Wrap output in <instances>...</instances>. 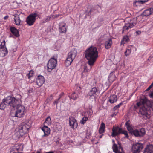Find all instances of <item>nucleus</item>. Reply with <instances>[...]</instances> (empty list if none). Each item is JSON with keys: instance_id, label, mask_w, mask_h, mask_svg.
Segmentation results:
<instances>
[{"instance_id": "1", "label": "nucleus", "mask_w": 153, "mask_h": 153, "mask_svg": "<svg viewBox=\"0 0 153 153\" xmlns=\"http://www.w3.org/2000/svg\"><path fill=\"white\" fill-rule=\"evenodd\" d=\"M85 56L88 60L89 65L91 66L93 65L98 57V52L97 48L94 47H90L85 51Z\"/></svg>"}, {"instance_id": "2", "label": "nucleus", "mask_w": 153, "mask_h": 153, "mask_svg": "<svg viewBox=\"0 0 153 153\" xmlns=\"http://www.w3.org/2000/svg\"><path fill=\"white\" fill-rule=\"evenodd\" d=\"M30 127V126L29 123H22L18 128V132L20 134L21 136H23L28 132V130Z\"/></svg>"}, {"instance_id": "3", "label": "nucleus", "mask_w": 153, "mask_h": 153, "mask_svg": "<svg viewBox=\"0 0 153 153\" xmlns=\"http://www.w3.org/2000/svg\"><path fill=\"white\" fill-rule=\"evenodd\" d=\"M77 55V52L75 50H74L68 54V57L65 62V65L66 66L70 65Z\"/></svg>"}, {"instance_id": "4", "label": "nucleus", "mask_w": 153, "mask_h": 153, "mask_svg": "<svg viewBox=\"0 0 153 153\" xmlns=\"http://www.w3.org/2000/svg\"><path fill=\"white\" fill-rule=\"evenodd\" d=\"M7 101L8 102V105L12 107L13 108L16 107L19 104V100L16 99L14 97H12L9 96L7 97Z\"/></svg>"}, {"instance_id": "5", "label": "nucleus", "mask_w": 153, "mask_h": 153, "mask_svg": "<svg viewBox=\"0 0 153 153\" xmlns=\"http://www.w3.org/2000/svg\"><path fill=\"white\" fill-rule=\"evenodd\" d=\"M15 116L16 117H23L25 113V107L21 105H18L17 106Z\"/></svg>"}, {"instance_id": "6", "label": "nucleus", "mask_w": 153, "mask_h": 153, "mask_svg": "<svg viewBox=\"0 0 153 153\" xmlns=\"http://www.w3.org/2000/svg\"><path fill=\"white\" fill-rule=\"evenodd\" d=\"M38 16V14L36 12L30 15L26 20L27 24L29 26L33 25L36 20V18Z\"/></svg>"}, {"instance_id": "7", "label": "nucleus", "mask_w": 153, "mask_h": 153, "mask_svg": "<svg viewBox=\"0 0 153 153\" xmlns=\"http://www.w3.org/2000/svg\"><path fill=\"white\" fill-rule=\"evenodd\" d=\"M57 63V59L54 58H51L48 61L47 65L48 71H50L51 70L54 68Z\"/></svg>"}, {"instance_id": "8", "label": "nucleus", "mask_w": 153, "mask_h": 153, "mask_svg": "<svg viewBox=\"0 0 153 153\" xmlns=\"http://www.w3.org/2000/svg\"><path fill=\"white\" fill-rule=\"evenodd\" d=\"M5 42H3L1 44L0 48V56L4 57L7 53V48L5 45Z\"/></svg>"}, {"instance_id": "9", "label": "nucleus", "mask_w": 153, "mask_h": 153, "mask_svg": "<svg viewBox=\"0 0 153 153\" xmlns=\"http://www.w3.org/2000/svg\"><path fill=\"white\" fill-rule=\"evenodd\" d=\"M143 147L142 144L137 143L132 146V150L134 151L133 153H139Z\"/></svg>"}, {"instance_id": "10", "label": "nucleus", "mask_w": 153, "mask_h": 153, "mask_svg": "<svg viewBox=\"0 0 153 153\" xmlns=\"http://www.w3.org/2000/svg\"><path fill=\"white\" fill-rule=\"evenodd\" d=\"M119 147L117 145L114 143L112 146V148L113 151L115 153H122L120 151V149H121L122 151H123V148L121 146V144L120 143H118Z\"/></svg>"}, {"instance_id": "11", "label": "nucleus", "mask_w": 153, "mask_h": 153, "mask_svg": "<svg viewBox=\"0 0 153 153\" xmlns=\"http://www.w3.org/2000/svg\"><path fill=\"white\" fill-rule=\"evenodd\" d=\"M69 123L71 127L73 128H76L77 127V123L76 120L73 117L69 118Z\"/></svg>"}, {"instance_id": "12", "label": "nucleus", "mask_w": 153, "mask_h": 153, "mask_svg": "<svg viewBox=\"0 0 153 153\" xmlns=\"http://www.w3.org/2000/svg\"><path fill=\"white\" fill-rule=\"evenodd\" d=\"M147 108L148 106H145L144 105L142 106L140 109L139 114H141L147 117V115L148 114L147 112Z\"/></svg>"}, {"instance_id": "13", "label": "nucleus", "mask_w": 153, "mask_h": 153, "mask_svg": "<svg viewBox=\"0 0 153 153\" xmlns=\"http://www.w3.org/2000/svg\"><path fill=\"white\" fill-rule=\"evenodd\" d=\"M44 79L43 76H38L36 79V83L39 86H41L44 83Z\"/></svg>"}, {"instance_id": "14", "label": "nucleus", "mask_w": 153, "mask_h": 153, "mask_svg": "<svg viewBox=\"0 0 153 153\" xmlns=\"http://www.w3.org/2000/svg\"><path fill=\"white\" fill-rule=\"evenodd\" d=\"M134 26L133 23L126 24L123 27L122 33H123L125 31H128L129 29L132 28Z\"/></svg>"}, {"instance_id": "15", "label": "nucleus", "mask_w": 153, "mask_h": 153, "mask_svg": "<svg viewBox=\"0 0 153 153\" xmlns=\"http://www.w3.org/2000/svg\"><path fill=\"white\" fill-rule=\"evenodd\" d=\"M7 97L3 99L0 104V109L4 110L7 105H8Z\"/></svg>"}, {"instance_id": "16", "label": "nucleus", "mask_w": 153, "mask_h": 153, "mask_svg": "<svg viewBox=\"0 0 153 153\" xmlns=\"http://www.w3.org/2000/svg\"><path fill=\"white\" fill-rule=\"evenodd\" d=\"M153 13V8H149L145 10L141 15H143L144 16H147L151 15Z\"/></svg>"}, {"instance_id": "17", "label": "nucleus", "mask_w": 153, "mask_h": 153, "mask_svg": "<svg viewBox=\"0 0 153 153\" xmlns=\"http://www.w3.org/2000/svg\"><path fill=\"white\" fill-rule=\"evenodd\" d=\"M108 99V101L110 102L111 103H113L117 101V95L113 94L109 97Z\"/></svg>"}, {"instance_id": "18", "label": "nucleus", "mask_w": 153, "mask_h": 153, "mask_svg": "<svg viewBox=\"0 0 153 153\" xmlns=\"http://www.w3.org/2000/svg\"><path fill=\"white\" fill-rule=\"evenodd\" d=\"M59 31L60 33H65L66 31L65 24L63 23L60 24L59 25Z\"/></svg>"}, {"instance_id": "19", "label": "nucleus", "mask_w": 153, "mask_h": 153, "mask_svg": "<svg viewBox=\"0 0 153 153\" xmlns=\"http://www.w3.org/2000/svg\"><path fill=\"white\" fill-rule=\"evenodd\" d=\"M112 44L111 39H108L105 42V48L107 49H109L111 47Z\"/></svg>"}, {"instance_id": "20", "label": "nucleus", "mask_w": 153, "mask_h": 153, "mask_svg": "<svg viewBox=\"0 0 153 153\" xmlns=\"http://www.w3.org/2000/svg\"><path fill=\"white\" fill-rule=\"evenodd\" d=\"M144 153H153V145L148 146L145 148Z\"/></svg>"}, {"instance_id": "21", "label": "nucleus", "mask_w": 153, "mask_h": 153, "mask_svg": "<svg viewBox=\"0 0 153 153\" xmlns=\"http://www.w3.org/2000/svg\"><path fill=\"white\" fill-rule=\"evenodd\" d=\"M147 99L146 98L141 99L139 102L137 103V105L138 106H139L140 105L142 106L144 105L145 106H147L146 105V103L147 102Z\"/></svg>"}, {"instance_id": "22", "label": "nucleus", "mask_w": 153, "mask_h": 153, "mask_svg": "<svg viewBox=\"0 0 153 153\" xmlns=\"http://www.w3.org/2000/svg\"><path fill=\"white\" fill-rule=\"evenodd\" d=\"M42 130L44 133L43 136H47L50 133V129L47 126H44L42 128Z\"/></svg>"}, {"instance_id": "23", "label": "nucleus", "mask_w": 153, "mask_h": 153, "mask_svg": "<svg viewBox=\"0 0 153 153\" xmlns=\"http://www.w3.org/2000/svg\"><path fill=\"white\" fill-rule=\"evenodd\" d=\"M10 30L12 33L16 37H18L19 36V32L17 30L15 27H11L10 28Z\"/></svg>"}, {"instance_id": "24", "label": "nucleus", "mask_w": 153, "mask_h": 153, "mask_svg": "<svg viewBox=\"0 0 153 153\" xmlns=\"http://www.w3.org/2000/svg\"><path fill=\"white\" fill-rule=\"evenodd\" d=\"M108 78V80L110 82H112L114 81L116 78L115 75L113 72L110 74Z\"/></svg>"}, {"instance_id": "25", "label": "nucleus", "mask_w": 153, "mask_h": 153, "mask_svg": "<svg viewBox=\"0 0 153 153\" xmlns=\"http://www.w3.org/2000/svg\"><path fill=\"white\" fill-rule=\"evenodd\" d=\"M98 90L96 87L93 88L88 93V95L90 96H91L95 94L98 91Z\"/></svg>"}, {"instance_id": "26", "label": "nucleus", "mask_w": 153, "mask_h": 153, "mask_svg": "<svg viewBox=\"0 0 153 153\" xmlns=\"http://www.w3.org/2000/svg\"><path fill=\"white\" fill-rule=\"evenodd\" d=\"M14 19L15 24L17 25H19L20 24L21 20L19 15H15Z\"/></svg>"}, {"instance_id": "27", "label": "nucleus", "mask_w": 153, "mask_h": 153, "mask_svg": "<svg viewBox=\"0 0 153 153\" xmlns=\"http://www.w3.org/2000/svg\"><path fill=\"white\" fill-rule=\"evenodd\" d=\"M105 125L103 122H102L99 129V132L100 134H102L105 131Z\"/></svg>"}, {"instance_id": "28", "label": "nucleus", "mask_w": 153, "mask_h": 153, "mask_svg": "<svg viewBox=\"0 0 153 153\" xmlns=\"http://www.w3.org/2000/svg\"><path fill=\"white\" fill-rule=\"evenodd\" d=\"M118 127H114L112 129V136L114 137L118 135Z\"/></svg>"}, {"instance_id": "29", "label": "nucleus", "mask_w": 153, "mask_h": 153, "mask_svg": "<svg viewBox=\"0 0 153 153\" xmlns=\"http://www.w3.org/2000/svg\"><path fill=\"white\" fill-rule=\"evenodd\" d=\"M146 0L141 1V0H136V1L134 3V5L136 6H138L140 4H143L146 2Z\"/></svg>"}, {"instance_id": "30", "label": "nucleus", "mask_w": 153, "mask_h": 153, "mask_svg": "<svg viewBox=\"0 0 153 153\" xmlns=\"http://www.w3.org/2000/svg\"><path fill=\"white\" fill-rule=\"evenodd\" d=\"M129 122V121L126 122L125 123V126L127 130L129 131L131 130L132 129V128L131 125Z\"/></svg>"}, {"instance_id": "31", "label": "nucleus", "mask_w": 153, "mask_h": 153, "mask_svg": "<svg viewBox=\"0 0 153 153\" xmlns=\"http://www.w3.org/2000/svg\"><path fill=\"white\" fill-rule=\"evenodd\" d=\"M34 71L33 70L29 71V73L27 74L28 78L30 79H33V78Z\"/></svg>"}, {"instance_id": "32", "label": "nucleus", "mask_w": 153, "mask_h": 153, "mask_svg": "<svg viewBox=\"0 0 153 153\" xmlns=\"http://www.w3.org/2000/svg\"><path fill=\"white\" fill-rule=\"evenodd\" d=\"M129 40V38L128 37L126 36H124L123 39V40L121 41V44L122 45V44H124L125 43H124V42H128Z\"/></svg>"}, {"instance_id": "33", "label": "nucleus", "mask_w": 153, "mask_h": 153, "mask_svg": "<svg viewBox=\"0 0 153 153\" xmlns=\"http://www.w3.org/2000/svg\"><path fill=\"white\" fill-rule=\"evenodd\" d=\"M139 133L140 134V137H143L146 134V131L144 128H141L139 131Z\"/></svg>"}, {"instance_id": "34", "label": "nucleus", "mask_w": 153, "mask_h": 153, "mask_svg": "<svg viewBox=\"0 0 153 153\" xmlns=\"http://www.w3.org/2000/svg\"><path fill=\"white\" fill-rule=\"evenodd\" d=\"M135 137H140L139 130L136 129L134 130L132 133Z\"/></svg>"}, {"instance_id": "35", "label": "nucleus", "mask_w": 153, "mask_h": 153, "mask_svg": "<svg viewBox=\"0 0 153 153\" xmlns=\"http://www.w3.org/2000/svg\"><path fill=\"white\" fill-rule=\"evenodd\" d=\"M51 119L50 116H49L48 117H47V118L46 119V120L44 124L49 125L51 124Z\"/></svg>"}, {"instance_id": "36", "label": "nucleus", "mask_w": 153, "mask_h": 153, "mask_svg": "<svg viewBox=\"0 0 153 153\" xmlns=\"http://www.w3.org/2000/svg\"><path fill=\"white\" fill-rule=\"evenodd\" d=\"M88 120V118L86 117H83L82 120L80 121V123L82 124L85 123L86 121Z\"/></svg>"}, {"instance_id": "37", "label": "nucleus", "mask_w": 153, "mask_h": 153, "mask_svg": "<svg viewBox=\"0 0 153 153\" xmlns=\"http://www.w3.org/2000/svg\"><path fill=\"white\" fill-rule=\"evenodd\" d=\"M54 16H51V15L50 16H48L47 17L44 19L45 21V22H48L50 21L52 18L54 17Z\"/></svg>"}, {"instance_id": "38", "label": "nucleus", "mask_w": 153, "mask_h": 153, "mask_svg": "<svg viewBox=\"0 0 153 153\" xmlns=\"http://www.w3.org/2000/svg\"><path fill=\"white\" fill-rule=\"evenodd\" d=\"M131 52V50L129 49H128L126 50V51L125 52V55L127 56L129 55Z\"/></svg>"}, {"instance_id": "39", "label": "nucleus", "mask_w": 153, "mask_h": 153, "mask_svg": "<svg viewBox=\"0 0 153 153\" xmlns=\"http://www.w3.org/2000/svg\"><path fill=\"white\" fill-rule=\"evenodd\" d=\"M122 134H124L125 135V137L127 138H128V135L126 131H123Z\"/></svg>"}, {"instance_id": "40", "label": "nucleus", "mask_w": 153, "mask_h": 153, "mask_svg": "<svg viewBox=\"0 0 153 153\" xmlns=\"http://www.w3.org/2000/svg\"><path fill=\"white\" fill-rule=\"evenodd\" d=\"M72 98L74 100H75L77 98V96L76 94H75V92H74L73 93L72 96Z\"/></svg>"}, {"instance_id": "41", "label": "nucleus", "mask_w": 153, "mask_h": 153, "mask_svg": "<svg viewBox=\"0 0 153 153\" xmlns=\"http://www.w3.org/2000/svg\"><path fill=\"white\" fill-rule=\"evenodd\" d=\"M13 149L17 151L19 150L21 151L22 150V149H20L19 148V146H15L14 147Z\"/></svg>"}, {"instance_id": "42", "label": "nucleus", "mask_w": 153, "mask_h": 153, "mask_svg": "<svg viewBox=\"0 0 153 153\" xmlns=\"http://www.w3.org/2000/svg\"><path fill=\"white\" fill-rule=\"evenodd\" d=\"M153 86V82L151 84V85L145 90V91H147L149 90Z\"/></svg>"}, {"instance_id": "43", "label": "nucleus", "mask_w": 153, "mask_h": 153, "mask_svg": "<svg viewBox=\"0 0 153 153\" xmlns=\"http://www.w3.org/2000/svg\"><path fill=\"white\" fill-rule=\"evenodd\" d=\"M123 131L122 128H118V135L120 133H122Z\"/></svg>"}, {"instance_id": "44", "label": "nucleus", "mask_w": 153, "mask_h": 153, "mask_svg": "<svg viewBox=\"0 0 153 153\" xmlns=\"http://www.w3.org/2000/svg\"><path fill=\"white\" fill-rule=\"evenodd\" d=\"M122 103H120L118 105H116L115 107H114V110H116L118 108L120 107L122 105Z\"/></svg>"}, {"instance_id": "45", "label": "nucleus", "mask_w": 153, "mask_h": 153, "mask_svg": "<svg viewBox=\"0 0 153 153\" xmlns=\"http://www.w3.org/2000/svg\"><path fill=\"white\" fill-rule=\"evenodd\" d=\"M87 67L86 66H84V71L85 72H87L88 70L87 69Z\"/></svg>"}, {"instance_id": "46", "label": "nucleus", "mask_w": 153, "mask_h": 153, "mask_svg": "<svg viewBox=\"0 0 153 153\" xmlns=\"http://www.w3.org/2000/svg\"><path fill=\"white\" fill-rule=\"evenodd\" d=\"M51 16H54V18H52V19H54L56 18H57V17H58L59 16V15H51Z\"/></svg>"}, {"instance_id": "47", "label": "nucleus", "mask_w": 153, "mask_h": 153, "mask_svg": "<svg viewBox=\"0 0 153 153\" xmlns=\"http://www.w3.org/2000/svg\"><path fill=\"white\" fill-rule=\"evenodd\" d=\"M149 96L151 98L153 99V92L150 94Z\"/></svg>"}, {"instance_id": "48", "label": "nucleus", "mask_w": 153, "mask_h": 153, "mask_svg": "<svg viewBox=\"0 0 153 153\" xmlns=\"http://www.w3.org/2000/svg\"><path fill=\"white\" fill-rule=\"evenodd\" d=\"M136 33L137 34H140L141 33V32L140 31H137L136 32Z\"/></svg>"}, {"instance_id": "49", "label": "nucleus", "mask_w": 153, "mask_h": 153, "mask_svg": "<svg viewBox=\"0 0 153 153\" xmlns=\"http://www.w3.org/2000/svg\"><path fill=\"white\" fill-rule=\"evenodd\" d=\"M3 77V75H0V80H2L3 79H2V77Z\"/></svg>"}, {"instance_id": "50", "label": "nucleus", "mask_w": 153, "mask_h": 153, "mask_svg": "<svg viewBox=\"0 0 153 153\" xmlns=\"http://www.w3.org/2000/svg\"><path fill=\"white\" fill-rule=\"evenodd\" d=\"M8 16H5L4 17V19H5V20H6L7 19H8Z\"/></svg>"}, {"instance_id": "51", "label": "nucleus", "mask_w": 153, "mask_h": 153, "mask_svg": "<svg viewBox=\"0 0 153 153\" xmlns=\"http://www.w3.org/2000/svg\"><path fill=\"white\" fill-rule=\"evenodd\" d=\"M116 115V114L115 113H114L113 114H112L111 116L112 117H113L114 115Z\"/></svg>"}, {"instance_id": "52", "label": "nucleus", "mask_w": 153, "mask_h": 153, "mask_svg": "<svg viewBox=\"0 0 153 153\" xmlns=\"http://www.w3.org/2000/svg\"><path fill=\"white\" fill-rule=\"evenodd\" d=\"M10 153H19V152H11Z\"/></svg>"}, {"instance_id": "53", "label": "nucleus", "mask_w": 153, "mask_h": 153, "mask_svg": "<svg viewBox=\"0 0 153 153\" xmlns=\"http://www.w3.org/2000/svg\"><path fill=\"white\" fill-rule=\"evenodd\" d=\"M99 137H100V138H101L102 137V136L101 135Z\"/></svg>"}, {"instance_id": "54", "label": "nucleus", "mask_w": 153, "mask_h": 153, "mask_svg": "<svg viewBox=\"0 0 153 153\" xmlns=\"http://www.w3.org/2000/svg\"><path fill=\"white\" fill-rule=\"evenodd\" d=\"M55 103H57V102H56V101H55Z\"/></svg>"}, {"instance_id": "55", "label": "nucleus", "mask_w": 153, "mask_h": 153, "mask_svg": "<svg viewBox=\"0 0 153 153\" xmlns=\"http://www.w3.org/2000/svg\"><path fill=\"white\" fill-rule=\"evenodd\" d=\"M36 153H40L39 152H37Z\"/></svg>"}, {"instance_id": "56", "label": "nucleus", "mask_w": 153, "mask_h": 153, "mask_svg": "<svg viewBox=\"0 0 153 153\" xmlns=\"http://www.w3.org/2000/svg\"><path fill=\"white\" fill-rule=\"evenodd\" d=\"M113 143H114V140H113Z\"/></svg>"}, {"instance_id": "57", "label": "nucleus", "mask_w": 153, "mask_h": 153, "mask_svg": "<svg viewBox=\"0 0 153 153\" xmlns=\"http://www.w3.org/2000/svg\"><path fill=\"white\" fill-rule=\"evenodd\" d=\"M3 77H4V76L3 77H2V79H3H3H4Z\"/></svg>"}, {"instance_id": "58", "label": "nucleus", "mask_w": 153, "mask_h": 153, "mask_svg": "<svg viewBox=\"0 0 153 153\" xmlns=\"http://www.w3.org/2000/svg\"><path fill=\"white\" fill-rule=\"evenodd\" d=\"M51 99H52V97L51 96Z\"/></svg>"}]
</instances>
